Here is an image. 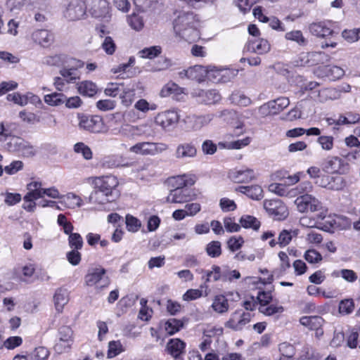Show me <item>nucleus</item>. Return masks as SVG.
I'll list each match as a JSON object with an SVG mask.
<instances>
[{"mask_svg":"<svg viewBox=\"0 0 360 360\" xmlns=\"http://www.w3.org/2000/svg\"><path fill=\"white\" fill-rule=\"evenodd\" d=\"M94 184V191L89 196L91 202L103 204L115 201L120 195L116 190L119 182L115 176L96 178Z\"/></svg>","mask_w":360,"mask_h":360,"instance_id":"f257e3e1","label":"nucleus"},{"mask_svg":"<svg viewBox=\"0 0 360 360\" xmlns=\"http://www.w3.org/2000/svg\"><path fill=\"white\" fill-rule=\"evenodd\" d=\"M198 26V20L193 12H181L173 22L176 35L189 42L200 38Z\"/></svg>","mask_w":360,"mask_h":360,"instance_id":"f03ea898","label":"nucleus"},{"mask_svg":"<svg viewBox=\"0 0 360 360\" xmlns=\"http://www.w3.org/2000/svg\"><path fill=\"white\" fill-rule=\"evenodd\" d=\"M6 141L5 148L10 152L18 153L23 157H32L35 150L30 143L21 137L11 136L5 128L4 123L0 125V142Z\"/></svg>","mask_w":360,"mask_h":360,"instance_id":"7ed1b4c3","label":"nucleus"},{"mask_svg":"<svg viewBox=\"0 0 360 360\" xmlns=\"http://www.w3.org/2000/svg\"><path fill=\"white\" fill-rule=\"evenodd\" d=\"M80 129L92 133L105 132L106 129L103 118L98 115H78Z\"/></svg>","mask_w":360,"mask_h":360,"instance_id":"20e7f679","label":"nucleus"},{"mask_svg":"<svg viewBox=\"0 0 360 360\" xmlns=\"http://www.w3.org/2000/svg\"><path fill=\"white\" fill-rule=\"evenodd\" d=\"M84 5L91 17L107 20L110 18V7L107 0H84Z\"/></svg>","mask_w":360,"mask_h":360,"instance_id":"39448f33","label":"nucleus"},{"mask_svg":"<svg viewBox=\"0 0 360 360\" xmlns=\"http://www.w3.org/2000/svg\"><path fill=\"white\" fill-rule=\"evenodd\" d=\"M264 208L275 220H284L289 214L287 207L279 199L265 200Z\"/></svg>","mask_w":360,"mask_h":360,"instance_id":"423d86ee","label":"nucleus"},{"mask_svg":"<svg viewBox=\"0 0 360 360\" xmlns=\"http://www.w3.org/2000/svg\"><path fill=\"white\" fill-rule=\"evenodd\" d=\"M106 271L101 266L91 267L85 276V283L89 286L98 285L99 288H104L110 284V280L105 275Z\"/></svg>","mask_w":360,"mask_h":360,"instance_id":"0eeeda50","label":"nucleus"},{"mask_svg":"<svg viewBox=\"0 0 360 360\" xmlns=\"http://www.w3.org/2000/svg\"><path fill=\"white\" fill-rule=\"evenodd\" d=\"M290 104V101L286 97H280L269 101L259 108V113L262 117L276 115L283 111Z\"/></svg>","mask_w":360,"mask_h":360,"instance_id":"6e6552de","label":"nucleus"},{"mask_svg":"<svg viewBox=\"0 0 360 360\" xmlns=\"http://www.w3.org/2000/svg\"><path fill=\"white\" fill-rule=\"evenodd\" d=\"M322 169L329 174H347L349 170V165L344 160L337 157H328L322 163Z\"/></svg>","mask_w":360,"mask_h":360,"instance_id":"1a4fd4ad","label":"nucleus"},{"mask_svg":"<svg viewBox=\"0 0 360 360\" xmlns=\"http://www.w3.org/2000/svg\"><path fill=\"white\" fill-rule=\"evenodd\" d=\"M300 212H315L321 209V204L318 199L309 194H304L295 200Z\"/></svg>","mask_w":360,"mask_h":360,"instance_id":"9d476101","label":"nucleus"},{"mask_svg":"<svg viewBox=\"0 0 360 360\" xmlns=\"http://www.w3.org/2000/svg\"><path fill=\"white\" fill-rule=\"evenodd\" d=\"M250 314L236 311L231 315V318L225 323V327L235 331L241 330L250 322Z\"/></svg>","mask_w":360,"mask_h":360,"instance_id":"9b49d317","label":"nucleus"},{"mask_svg":"<svg viewBox=\"0 0 360 360\" xmlns=\"http://www.w3.org/2000/svg\"><path fill=\"white\" fill-rule=\"evenodd\" d=\"M197 154V148L193 143L184 142L176 146L174 155L176 160L186 161L195 158Z\"/></svg>","mask_w":360,"mask_h":360,"instance_id":"f8f14e48","label":"nucleus"},{"mask_svg":"<svg viewBox=\"0 0 360 360\" xmlns=\"http://www.w3.org/2000/svg\"><path fill=\"white\" fill-rule=\"evenodd\" d=\"M179 117L174 110H167L159 113L155 117L157 124L161 126L165 130H170L179 122Z\"/></svg>","mask_w":360,"mask_h":360,"instance_id":"ddd939ff","label":"nucleus"},{"mask_svg":"<svg viewBox=\"0 0 360 360\" xmlns=\"http://www.w3.org/2000/svg\"><path fill=\"white\" fill-rule=\"evenodd\" d=\"M330 25V22L326 21L313 22L309 25V31L313 35L318 37H331V38H334L338 37V33L331 29Z\"/></svg>","mask_w":360,"mask_h":360,"instance_id":"4468645a","label":"nucleus"},{"mask_svg":"<svg viewBox=\"0 0 360 360\" xmlns=\"http://www.w3.org/2000/svg\"><path fill=\"white\" fill-rule=\"evenodd\" d=\"M87 8L84 5V0L79 1L77 0L72 1L68 5L66 11V16L70 20H78L84 18L86 15Z\"/></svg>","mask_w":360,"mask_h":360,"instance_id":"2eb2a0df","label":"nucleus"},{"mask_svg":"<svg viewBox=\"0 0 360 360\" xmlns=\"http://www.w3.org/2000/svg\"><path fill=\"white\" fill-rule=\"evenodd\" d=\"M192 200V191L189 188H173L166 201L170 203H184Z\"/></svg>","mask_w":360,"mask_h":360,"instance_id":"dca6fc26","label":"nucleus"},{"mask_svg":"<svg viewBox=\"0 0 360 360\" xmlns=\"http://www.w3.org/2000/svg\"><path fill=\"white\" fill-rule=\"evenodd\" d=\"M32 41L44 47H49L54 41V34L46 29H38L34 30L31 35Z\"/></svg>","mask_w":360,"mask_h":360,"instance_id":"f3484780","label":"nucleus"},{"mask_svg":"<svg viewBox=\"0 0 360 360\" xmlns=\"http://www.w3.org/2000/svg\"><path fill=\"white\" fill-rule=\"evenodd\" d=\"M198 102L206 105L214 104L221 100V95L215 89H198L193 93Z\"/></svg>","mask_w":360,"mask_h":360,"instance_id":"a211bd4d","label":"nucleus"},{"mask_svg":"<svg viewBox=\"0 0 360 360\" xmlns=\"http://www.w3.org/2000/svg\"><path fill=\"white\" fill-rule=\"evenodd\" d=\"M73 332L70 326H63L58 329V336L60 342L67 343L66 345L63 346L61 342L56 343L54 346V349L58 353H62L65 351L66 349H69L70 347V342L72 341Z\"/></svg>","mask_w":360,"mask_h":360,"instance_id":"6ab92c4d","label":"nucleus"},{"mask_svg":"<svg viewBox=\"0 0 360 360\" xmlns=\"http://www.w3.org/2000/svg\"><path fill=\"white\" fill-rule=\"evenodd\" d=\"M229 179L238 184L248 183L255 178L254 172L250 169H233L229 172Z\"/></svg>","mask_w":360,"mask_h":360,"instance_id":"aec40b11","label":"nucleus"},{"mask_svg":"<svg viewBox=\"0 0 360 360\" xmlns=\"http://www.w3.org/2000/svg\"><path fill=\"white\" fill-rule=\"evenodd\" d=\"M186 343L179 338L171 339L167 343L166 350L174 359H181L185 353Z\"/></svg>","mask_w":360,"mask_h":360,"instance_id":"412c9836","label":"nucleus"},{"mask_svg":"<svg viewBox=\"0 0 360 360\" xmlns=\"http://www.w3.org/2000/svg\"><path fill=\"white\" fill-rule=\"evenodd\" d=\"M206 76L214 83H226L233 78L234 74L226 70H207Z\"/></svg>","mask_w":360,"mask_h":360,"instance_id":"4be33fe9","label":"nucleus"},{"mask_svg":"<svg viewBox=\"0 0 360 360\" xmlns=\"http://www.w3.org/2000/svg\"><path fill=\"white\" fill-rule=\"evenodd\" d=\"M236 191L246 195L252 200H259L263 198V190L262 187L258 185L248 186H241L237 187Z\"/></svg>","mask_w":360,"mask_h":360,"instance_id":"5701e85b","label":"nucleus"},{"mask_svg":"<svg viewBox=\"0 0 360 360\" xmlns=\"http://www.w3.org/2000/svg\"><path fill=\"white\" fill-rule=\"evenodd\" d=\"M247 50L252 53L263 54L269 51L270 44L267 40L264 39L249 41L247 44Z\"/></svg>","mask_w":360,"mask_h":360,"instance_id":"b1692460","label":"nucleus"},{"mask_svg":"<svg viewBox=\"0 0 360 360\" xmlns=\"http://www.w3.org/2000/svg\"><path fill=\"white\" fill-rule=\"evenodd\" d=\"M69 301V294L66 289L59 288L56 290L53 295L55 308L58 312L63 311V307Z\"/></svg>","mask_w":360,"mask_h":360,"instance_id":"393cba45","label":"nucleus"},{"mask_svg":"<svg viewBox=\"0 0 360 360\" xmlns=\"http://www.w3.org/2000/svg\"><path fill=\"white\" fill-rule=\"evenodd\" d=\"M213 272L214 273V281H231V271L229 270V269H224L223 271L221 270V268L218 266H216V265H214L212 266V271H207L206 272V276H207V278L205 280L206 282H210L211 281V275L213 274Z\"/></svg>","mask_w":360,"mask_h":360,"instance_id":"a878e982","label":"nucleus"},{"mask_svg":"<svg viewBox=\"0 0 360 360\" xmlns=\"http://www.w3.org/2000/svg\"><path fill=\"white\" fill-rule=\"evenodd\" d=\"M213 118L214 115L212 114L193 115L189 117L192 122V129L194 131L200 130L203 127L207 125Z\"/></svg>","mask_w":360,"mask_h":360,"instance_id":"bb28decb","label":"nucleus"},{"mask_svg":"<svg viewBox=\"0 0 360 360\" xmlns=\"http://www.w3.org/2000/svg\"><path fill=\"white\" fill-rule=\"evenodd\" d=\"M120 86H123L122 84H114L111 83L109 84V86L105 89V94L108 96L111 97H115L121 91H122V94H120V98L122 99V101L124 102V99L133 94V91L128 89L124 90L121 89L120 88Z\"/></svg>","mask_w":360,"mask_h":360,"instance_id":"cd10ccee","label":"nucleus"},{"mask_svg":"<svg viewBox=\"0 0 360 360\" xmlns=\"http://www.w3.org/2000/svg\"><path fill=\"white\" fill-rule=\"evenodd\" d=\"M188 79L201 82L205 80L207 70L202 65H194L188 68Z\"/></svg>","mask_w":360,"mask_h":360,"instance_id":"c85d7f7f","label":"nucleus"},{"mask_svg":"<svg viewBox=\"0 0 360 360\" xmlns=\"http://www.w3.org/2000/svg\"><path fill=\"white\" fill-rule=\"evenodd\" d=\"M300 323L307 326L311 330L321 328L324 320L319 316H303L300 319Z\"/></svg>","mask_w":360,"mask_h":360,"instance_id":"c756f323","label":"nucleus"},{"mask_svg":"<svg viewBox=\"0 0 360 360\" xmlns=\"http://www.w3.org/2000/svg\"><path fill=\"white\" fill-rule=\"evenodd\" d=\"M212 307L219 314L226 313L229 308L228 300L222 295H217L214 298Z\"/></svg>","mask_w":360,"mask_h":360,"instance_id":"7c9ffc66","label":"nucleus"},{"mask_svg":"<svg viewBox=\"0 0 360 360\" xmlns=\"http://www.w3.org/2000/svg\"><path fill=\"white\" fill-rule=\"evenodd\" d=\"M60 203L64 204L65 207L73 209L75 207H80L82 200L80 197L72 193H69L65 195H61Z\"/></svg>","mask_w":360,"mask_h":360,"instance_id":"2f4dec72","label":"nucleus"},{"mask_svg":"<svg viewBox=\"0 0 360 360\" xmlns=\"http://www.w3.org/2000/svg\"><path fill=\"white\" fill-rule=\"evenodd\" d=\"M340 96L339 91L334 88H325L319 91L318 97L320 102H326L330 100L338 99Z\"/></svg>","mask_w":360,"mask_h":360,"instance_id":"473e14b6","label":"nucleus"},{"mask_svg":"<svg viewBox=\"0 0 360 360\" xmlns=\"http://www.w3.org/2000/svg\"><path fill=\"white\" fill-rule=\"evenodd\" d=\"M129 150L143 155H153L152 142H141L131 146Z\"/></svg>","mask_w":360,"mask_h":360,"instance_id":"72a5a7b5","label":"nucleus"},{"mask_svg":"<svg viewBox=\"0 0 360 360\" xmlns=\"http://www.w3.org/2000/svg\"><path fill=\"white\" fill-rule=\"evenodd\" d=\"M298 234V230H283L278 236V244L281 248L288 245L292 240L293 237H296Z\"/></svg>","mask_w":360,"mask_h":360,"instance_id":"f704fd0d","label":"nucleus"},{"mask_svg":"<svg viewBox=\"0 0 360 360\" xmlns=\"http://www.w3.org/2000/svg\"><path fill=\"white\" fill-rule=\"evenodd\" d=\"M78 91L82 95L91 97L96 94V86L94 83L91 82L84 81L79 84Z\"/></svg>","mask_w":360,"mask_h":360,"instance_id":"c9c22d12","label":"nucleus"},{"mask_svg":"<svg viewBox=\"0 0 360 360\" xmlns=\"http://www.w3.org/2000/svg\"><path fill=\"white\" fill-rule=\"evenodd\" d=\"M229 100L232 103L240 106H248L251 103V100L240 91H234L229 96Z\"/></svg>","mask_w":360,"mask_h":360,"instance_id":"e433bc0d","label":"nucleus"},{"mask_svg":"<svg viewBox=\"0 0 360 360\" xmlns=\"http://www.w3.org/2000/svg\"><path fill=\"white\" fill-rule=\"evenodd\" d=\"M239 221L241 226L245 229L252 228L257 231L260 226V221L256 217L251 215L242 216Z\"/></svg>","mask_w":360,"mask_h":360,"instance_id":"4c0bfd02","label":"nucleus"},{"mask_svg":"<svg viewBox=\"0 0 360 360\" xmlns=\"http://www.w3.org/2000/svg\"><path fill=\"white\" fill-rule=\"evenodd\" d=\"M65 101L66 96L62 93H53L44 96V101L50 105H58Z\"/></svg>","mask_w":360,"mask_h":360,"instance_id":"58836bf2","label":"nucleus"},{"mask_svg":"<svg viewBox=\"0 0 360 360\" xmlns=\"http://www.w3.org/2000/svg\"><path fill=\"white\" fill-rule=\"evenodd\" d=\"M184 327V323L181 320L176 319H169L165 323V330L168 334L172 335L180 330Z\"/></svg>","mask_w":360,"mask_h":360,"instance_id":"ea45409f","label":"nucleus"},{"mask_svg":"<svg viewBox=\"0 0 360 360\" xmlns=\"http://www.w3.org/2000/svg\"><path fill=\"white\" fill-rule=\"evenodd\" d=\"M162 51V49L159 46H150L145 48L139 52L141 58L153 59L158 56Z\"/></svg>","mask_w":360,"mask_h":360,"instance_id":"a19ab883","label":"nucleus"},{"mask_svg":"<svg viewBox=\"0 0 360 360\" xmlns=\"http://www.w3.org/2000/svg\"><path fill=\"white\" fill-rule=\"evenodd\" d=\"M206 252L211 257H218L221 254V243L219 241H212L207 245Z\"/></svg>","mask_w":360,"mask_h":360,"instance_id":"79ce46f5","label":"nucleus"},{"mask_svg":"<svg viewBox=\"0 0 360 360\" xmlns=\"http://www.w3.org/2000/svg\"><path fill=\"white\" fill-rule=\"evenodd\" d=\"M50 354L49 351L44 347L35 348L34 352L30 355L31 360H46Z\"/></svg>","mask_w":360,"mask_h":360,"instance_id":"37998d69","label":"nucleus"},{"mask_svg":"<svg viewBox=\"0 0 360 360\" xmlns=\"http://www.w3.org/2000/svg\"><path fill=\"white\" fill-rule=\"evenodd\" d=\"M126 226L129 231L134 233L141 228V222L139 219L132 215L127 214L126 216Z\"/></svg>","mask_w":360,"mask_h":360,"instance_id":"c03bdc74","label":"nucleus"},{"mask_svg":"<svg viewBox=\"0 0 360 360\" xmlns=\"http://www.w3.org/2000/svg\"><path fill=\"white\" fill-rule=\"evenodd\" d=\"M342 37L349 43L355 42L360 39V29L345 30Z\"/></svg>","mask_w":360,"mask_h":360,"instance_id":"a18cd8bd","label":"nucleus"},{"mask_svg":"<svg viewBox=\"0 0 360 360\" xmlns=\"http://www.w3.org/2000/svg\"><path fill=\"white\" fill-rule=\"evenodd\" d=\"M123 350L122 345L120 341H110L108 343V358H113L123 352Z\"/></svg>","mask_w":360,"mask_h":360,"instance_id":"49530a36","label":"nucleus"},{"mask_svg":"<svg viewBox=\"0 0 360 360\" xmlns=\"http://www.w3.org/2000/svg\"><path fill=\"white\" fill-rule=\"evenodd\" d=\"M288 40H291L297 42L299 45L304 46L306 44V39L303 37L302 33L300 30H295L287 32L285 36Z\"/></svg>","mask_w":360,"mask_h":360,"instance_id":"de8ad7c7","label":"nucleus"},{"mask_svg":"<svg viewBox=\"0 0 360 360\" xmlns=\"http://www.w3.org/2000/svg\"><path fill=\"white\" fill-rule=\"evenodd\" d=\"M69 245L72 250H81L83 246V239L79 233H70L68 238Z\"/></svg>","mask_w":360,"mask_h":360,"instance_id":"09e8293b","label":"nucleus"},{"mask_svg":"<svg viewBox=\"0 0 360 360\" xmlns=\"http://www.w3.org/2000/svg\"><path fill=\"white\" fill-rule=\"evenodd\" d=\"M74 150L77 153H82V156L86 160H91L92 158L91 150L84 143H76L74 146Z\"/></svg>","mask_w":360,"mask_h":360,"instance_id":"8fccbe9b","label":"nucleus"},{"mask_svg":"<svg viewBox=\"0 0 360 360\" xmlns=\"http://www.w3.org/2000/svg\"><path fill=\"white\" fill-rule=\"evenodd\" d=\"M64 62V57L62 55L48 56L44 58L43 63L50 66H60Z\"/></svg>","mask_w":360,"mask_h":360,"instance_id":"3c124183","label":"nucleus"},{"mask_svg":"<svg viewBox=\"0 0 360 360\" xmlns=\"http://www.w3.org/2000/svg\"><path fill=\"white\" fill-rule=\"evenodd\" d=\"M304 257L310 264L319 263L323 259L321 255L314 249L307 250Z\"/></svg>","mask_w":360,"mask_h":360,"instance_id":"603ef678","label":"nucleus"},{"mask_svg":"<svg viewBox=\"0 0 360 360\" xmlns=\"http://www.w3.org/2000/svg\"><path fill=\"white\" fill-rule=\"evenodd\" d=\"M278 349L282 356L288 358H292L295 354V350L293 345L287 342L281 343L279 345Z\"/></svg>","mask_w":360,"mask_h":360,"instance_id":"864d4df0","label":"nucleus"},{"mask_svg":"<svg viewBox=\"0 0 360 360\" xmlns=\"http://www.w3.org/2000/svg\"><path fill=\"white\" fill-rule=\"evenodd\" d=\"M60 74L66 79L68 83L72 82L79 79L77 70L75 68L65 69L60 70Z\"/></svg>","mask_w":360,"mask_h":360,"instance_id":"5fc2aeb1","label":"nucleus"},{"mask_svg":"<svg viewBox=\"0 0 360 360\" xmlns=\"http://www.w3.org/2000/svg\"><path fill=\"white\" fill-rule=\"evenodd\" d=\"M128 22L131 28L136 31L142 30L144 26L143 18L136 14L131 15L129 17Z\"/></svg>","mask_w":360,"mask_h":360,"instance_id":"6e6d98bb","label":"nucleus"},{"mask_svg":"<svg viewBox=\"0 0 360 360\" xmlns=\"http://www.w3.org/2000/svg\"><path fill=\"white\" fill-rule=\"evenodd\" d=\"M354 305L352 300H342L339 304L340 314H349L354 310Z\"/></svg>","mask_w":360,"mask_h":360,"instance_id":"4d7b16f0","label":"nucleus"},{"mask_svg":"<svg viewBox=\"0 0 360 360\" xmlns=\"http://www.w3.org/2000/svg\"><path fill=\"white\" fill-rule=\"evenodd\" d=\"M345 186V182L342 176H332V179L330 180V185L328 189L340 191L342 190Z\"/></svg>","mask_w":360,"mask_h":360,"instance_id":"13d9d810","label":"nucleus"},{"mask_svg":"<svg viewBox=\"0 0 360 360\" xmlns=\"http://www.w3.org/2000/svg\"><path fill=\"white\" fill-rule=\"evenodd\" d=\"M243 243V238L240 236L238 238L234 236L231 237L227 241L228 248L231 252H235L239 250Z\"/></svg>","mask_w":360,"mask_h":360,"instance_id":"bf43d9fd","label":"nucleus"},{"mask_svg":"<svg viewBox=\"0 0 360 360\" xmlns=\"http://www.w3.org/2000/svg\"><path fill=\"white\" fill-rule=\"evenodd\" d=\"M217 149V145L212 140H205L202 143V151L205 155H213Z\"/></svg>","mask_w":360,"mask_h":360,"instance_id":"052dcab7","label":"nucleus"},{"mask_svg":"<svg viewBox=\"0 0 360 360\" xmlns=\"http://www.w3.org/2000/svg\"><path fill=\"white\" fill-rule=\"evenodd\" d=\"M318 143L323 150H330L333 147V138L329 136H321L318 138Z\"/></svg>","mask_w":360,"mask_h":360,"instance_id":"680f3d73","label":"nucleus"},{"mask_svg":"<svg viewBox=\"0 0 360 360\" xmlns=\"http://www.w3.org/2000/svg\"><path fill=\"white\" fill-rule=\"evenodd\" d=\"M22 167V162L20 160H15L12 162L9 165L6 166L4 170L6 174L11 175L21 170Z\"/></svg>","mask_w":360,"mask_h":360,"instance_id":"e2e57ef3","label":"nucleus"},{"mask_svg":"<svg viewBox=\"0 0 360 360\" xmlns=\"http://www.w3.org/2000/svg\"><path fill=\"white\" fill-rule=\"evenodd\" d=\"M259 311L265 315L271 316L276 313H281L283 311V307H276L274 305H270L269 307L263 306L259 309Z\"/></svg>","mask_w":360,"mask_h":360,"instance_id":"0e129e2a","label":"nucleus"},{"mask_svg":"<svg viewBox=\"0 0 360 360\" xmlns=\"http://www.w3.org/2000/svg\"><path fill=\"white\" fill-rule=\"evenodd\" d=\"M102 47L109 55H112L115 51V44L110 37H106L102 44Z\"/></svg>","mask_w":360,"mask_h":360,"instance_id":"69168bd1","label":"nucleus"},{"mask_svg":"<svg viewBox=\"0 0 360 360\" xmlns=\"http://www.w3.org/2000/svg\"><path fill=\"white\" fill-rule=\"evenodd\" d=\"M115 106V102L110 99L100 100L96 103V107L103 111L112 110Z\"/></svg>","mask_w":360,"mask_h":360,"instance_id":"338daca9","label":"nucleus"},{"mask_svg":"<svg viewBox=\"0 0 360 360\" xmlns=\"http://www.w3.org/2000/svg\"><path fill=\"white\" fill-rule=\"evenodd\" d=\"M172 65V63L170 59L167 58H160L155 63L154 70L162 71L168 69Z\"/></svg>","mask_w":360,"mask_h":360,"instance_id":"774afa93","label":"nucleus"}]
</instances>
